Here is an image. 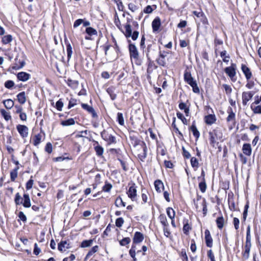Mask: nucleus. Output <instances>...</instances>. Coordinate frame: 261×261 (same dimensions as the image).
Here are the masks:
<instances>
[{"mask_svg":"<svg viewBox=\"0 0 261 261\" xmlns=\"http://www.w3.org/2000/svg\"><path fill=\"white\" fill-rule=\"evenodd\" d=\"M182 155L184 158L186 159H189L191 158V154L189 151H188L185 148L182 146Z\"/></svg>","mask_w":261,"mask_h":261,"instance_id":"62","label":"nucleus"},{"mask_svg":"<svg viewBox=\"0 0 261 261\" xmlns=\"http://www.w3.org/2000/svg\"><path fill=\"white\" fill-rule=\"evenodd\" d=\"M204 121L208 125H212L216 121V115H205Z\"/></svg>","mask_w":261,"mask_h":261,"instance_id":"25","label":"nucleus"},{"mask_svg":"<svg viewBox=\"0 0 261 261\" xmlns=\"http://www.w3.org/2000/svg\"><path fill=\"white\" fill-rule=\"evenodd\" d=\"M112 188V185L110 183L106 182L102 188L103 191L105 192H109L110 191Z\"/></svg>","mask_w":261,"mask_h":261,"instance_id":"61","label":"nucleus"},{"mask_svg":"<svg viewBox=\"0 0 261 261\" xmlns=\"http://www.w3.org/2000/svg\"><path fill=\"white\" fill-rule=\"evenodd\" d=\"M19 166H16L14 169L10 172V179L12 181H14L18 175V170Z\"/></svg>","mask_w":261,"mask_h":261,"instance_id":"29","label":"nucleus"},{"mask_svg":"<svg viewBox=\"0 0 261 261\" xmlns=\"http://www.w3.org/2000/svg\"><path fill=\"white\" fill-rule=\"evenodd\" d=\"M64 103L61 99H60L56 103V107L58 111H62Z\"/></svg>","mask_w":261,"mask_h":261,"instance_id":"58","label":"nucleus"},{"mask_svg":"<svg viewBox=\"0 0 261 261\" xmlns=\"http://www.w3.org/2000/svg\"><path fill=\"white\" fill-rule=\"evenodd\" d=\"M53 150V146L50 142H48L45 147V151L48 153H50Z\"/></svg>","mask_w":261,"mask_h":261,"instance_id":"60","label":"nucleus"},{"mask_svg":"<svg viewBox=\"0 0 261 261\" xmlns=\"http://www.w3.org/2000/svg\"><path fill=\"white\" fill-rule=\"evenodd\" d=\"M161 224L163 226H169V224L167 222L166 216L165 214H161L159 217Z\"/></svg>","mask_w":261,"mask_h":261,"instance_id":"35","label":"nucleus"},{"mask_svg":"<svg viewBox=\"0 0 261 261\" xmlns=\"http://www.w3.org/2000/svg\"><path fill=\"white\" fill-rule=\"evenodd\" d=\"M17 129L22 138H25L28 135V128L23 125L19 124L17 126Z\"/></svg>","mask_w":261,"mask_h":261,"instance_id":"11","label":"nucleus"},{"mask_svg":"<svg viewBox=\"0 0 261 261\" xmlns=\"http://www.w3.org/2000/svg\"><path fill=\"white\" fill-rule=\"evenodd\" d=\"M255 92L253 91H244L242 93V103L244 106L247 104L248 102L251 99Z\"/></svg>","mask_w":261,"mask_h":261,"instance_id":"4","label":"nucleus"},{"mask_svg":"<svg viewBox=\"0 0 261 261\" xmlns=\"http://www.w3.org/2000/svg\"><path fill=\"white\" fill-rule=\"evenodd\" d=\"M247 83L246 85V87L249 89H252L255 85L254 81L251 80V79L247 80Z\"/></svg>","mask_w":261,"mask_h":261,"instance_id":"64","label":"nucleus"},{"mask_svg":"<svg viewBox=\"0 0 261 261\" xmlns=\"http://www.w3.org/2000/svg\"><path fill=\"white\" fill-rule=\"evenodd\" d=\"M68 249L70 248L69 244L67 243L66 241H61L59 244H58V250L62 252L63 251H65V248Z\"/></svg>","mask_w":261,"mask_h":261,"instance_id":"27","label":"nucleus"},{"mask_svg":"<svg viewBox=\"0 0 261 261\" xmlns=\"http://www.w3.org/2000/svg\"><path fill=\"white\" fill-rule=\"evenodd\" d=\"M31 75L25 72H20L17 74V78L19 81L26 82L30 79Z\"/></svg>","mask_w":261,"mask_h":261,"instance_id":"17","label":"nucleus"},{"mask_svg":"<svg viewBox=\"0 0 261 261\" xmlns=\"http://www.w3.org/2000/svg\"><path fill=\"white\" fill-rule=\"evenodd\" d=\"M67 85L73 89L76 88L79 84L77 81H74L70 79H68L67 82Z\"/></svg>","mask_w":261,"mask_h":261,"instance_id":"41","label":"nucleus"},{"mask_svg":"<svg viewBox=\"0 0 261 261\" xmlns=\"http://www.w3.org/2000/svg\"><path fill=\"white\" fill-rule=\"evenodd\" d=\"M236 70L237 66L234 63H231V66L226 67L224 69L226 74L233 82H235L237 79L236 76Z\"/></svg>","mask_w":261,"mask_h":261,"instance_id":"3","label":"nucleus"},{"mask_svg":"<svg viewBox=\"0 0 261 261\" xmlns=\"http://www.w3.org/2000/svg\"><path fill=\"white\" fill-rule=\"evenodd\" d=\"M217 227L221 229L224 226V219L223 216L219 217L216 220Z\"/></svg>","mask_w":261,"mask_h":261,"instance_id":"31","label":"nucleus"},{"mask_svg":"<svg viewBox=\"0 0 261 261\" xmlns=\"http://www.w3.org/2000/svg\"><path fill=\"white\" fill-rule=\"evenodd\" d=\"M208 134L210 144L214 146L215 144L217 143V140L218 138V132L217 130L214 129L213 131L210 132Z\"/></svg>","mask_w":261,"mask_h":261,"instance_id":"10","label":"nucleus"},{"mask_svg":"<svg viewBox=\"0 0 261 261\" xmlns=\"http://www.w3.org/2000/svg\"><path fill=\"white\" fill-rule=\"evenodd\" d=\"M17 99L19 102L21 104H23L26 101V97L24 92L19 93L17 95Z\"/></svg>","mask_w":261,"mask_h":261,"instance_id":"32","label":"nucleus"},{"mask_svg":"<svg viewBox=\"0 0 261 261\" xmlns=\"http://www.w3.org/2000/svg\"><path fill=\"white\" fill-rule=\"evenodd\" d=\"M78 102H79V100L76 99L72 98H70V99L69 101L68 109H69L72 107H74V106L76 105Z\"/></svg>","mask_w":261,"mask_h":261,"instance_id":"49","label":"nucleus"},{"mask_svg":"<svg viewBox=\"0 0 261 261\" xmlns=\"http://www.w3.org/2000/svg\"><path fill=\"white\" fill-rule=\"evenodd\" d=\"M75 123V120L73 118H69L67 120H62L61 122V124L63 126H70L73 125Z\"/></svg>","mask_w":261,"mask_h":261,"instance_id":"33","label":"nucleus"},{"mask_svg":"<svg viewBox=\"0 0 261 261\" xmlns=\"http://www.w3.org/2000/svg\"><path fill=\"white\" fill-rule=\"evenodd\" d=\"M156 62L160 66H161L163 67L166 66V62L165 61V59L158 58L156 59Z\"/></svg>","mask_w":261,"mask_h":261,"instance_id":"59","label":"nucleus"},{"mask_svg":"<svg viewBox=\"0 0 261 261\" xmlns=\"http://www.w3.org/2000/svg\"><path fill=\"white\" fill-rule=\"evenodd\" d=\"M222 87L224 88L226 94L228 96L230 95L232 90L231 86L227 84H223Z\"/></svg>","mask_w":261,"mask_h":261,"instance_id":"48","label":"nucleus"},{"mask_svg":"<svg viewBox=\"0 0 261 261\" xmlns=\"http://www.w3.org/2000/svg\"><path fill=\"white\" fill-rule=\"evenodd\" d=\"M200 180V182L199 183V188L202 193H204L207 188L205 180Z\"/></svg>","mask_w":261,"mask_h":261,"instance_id":"37","label":"nucleus"},{"mask_svg":"<svg viewBox=\"0 0 261 261\" xmlns=\"http://www.w3.org/2000/svg\"><path fill=\"white\" fill-rule=\"evenodd\" d=\"M205 244L207 247L211 248L213 246V239L208 229L204 231Z\"/></svg>","mask_w":261,"mask_h":261,"instance_id":"13","label":"nucleus"},{"mask_svg":"<svg viewBox=\"0 0 261 261\" xmlns=\"http://www.w3.org/2000/svg\"><path fill=\"white\" fill-rule=\"evenodd\" d=\"M4 105L6 108L10 109L14 106V101L11 99H8L3 101Z\"/></svg>","mask_w":261,"mask_h":261,"instance_id":"36","label":"nucleus"},{"mask_svg":"<svg viewBox=\"0 0 261 261\" xmlns=\"http://www.w3.org/2000/svg\"><path fill=\"white\" fill-rule=\"evenodd\" d=\"M98 250V246L97 245H96L95 246H93L91 249L88 252L87 254L85 259H88L91 256H92L94 253L96 252Z\"/></svg>","mask_w":261,"mask_h":261,"instance_id":"34","label":"nucleus"},{"mask_svg":"<svg viewBox=\"0 0 261 261\" xmlns=\"http://www.w3.org/2000/svg\"><path fill=\"white\" fill-rule=\"evenodd\" d=\"M128 49L131 59L137 58V57H139V52L135 44L130 43L129 44Z\"/></svg>","mask_w":261,"mask_h":261,"instance_id":"8","label":"nucleus"},{"mask_svg":"<svg viewBox=\"0 0 261 261\" xmlns=\"http://www.w3.org/2000/svg\"><path fill=\"white\" fill-rule=\"evenodd\" d=\"M250 230H251V227L249 225H248L247 227V232H246V243L245 245L244 248L247 249H250L251 247V237L250 235Z\"/></svg>","mask_w":261,"mask_h":261,"instance_id":"9","label":"nucleus"},{"mask_svg":"<svg viewBox=\"0 0 261 261\" xmlns=\"http://www.w3.org/2000/svg\"><path fill=\"white\" fill-rule=\"evenodd\" d=\"M82 108L91 114H96L93 108L88 104L82 103Z\"/></svg>","mask_w":261,"mask_h":261,"instance_id":"30","label":"nucleus"},{"mask_svg":"<svg viewBox=\"0 0 261 261\" xmlns=\"http://www.w3.org/2000/svg\"><path fill=\"white\" fill-rule=\"evenodd\" d=\"M135 132L134 131H130L129 133V138L130 140V143L133 146L136 147L138 145L141 146L142 152L138 154V156L141 160L143 161L147 156V146L144 142L141 141L138 139L137 136L135 135Z\"/></svg>","mask_w":261,"mask_h":261,"instance_id":"1","label":"nucleus"},{"mask_svg":"<svg viewBox=\"0 0 261 261\" xmlns=\"http://www.w3.org/2000/svg\"><path fill=\"white\" fill-rule=\"evenodd\" d=\"M191 164L193 168H197L199 166V163L198 160L195 157H192L191 158Z\"/></svg>","mask_w":261,"mask_h":261,"instance_id":"50","label":"nucleus"},{"mask_svg":"<svg viewBox=\"0 0 261 261\" xmlns=\"http://www.w3.org/2000/svg\"><path fill=\"white\" fill-rule=\"evenodd\" d=\"M251 108L254 113H261V103L260 105L251 104Z\"/></svg>","mask_w":261,"mask_h":261,"instance_id":"40","label":"nucleus"},{"mask_svg":"<svg viewBox=\"0 0 261 261\" xmlns=\"http://www.w3.org/2000/svg\"><path fill=\"white\" fill-rule=\"evenodd\" d=\"M190 129L192 132L193 136L196 138V140H198L200 137V133L198 130L195 124H194V122L193 123Z\"/></svg>","mask_w":261,"mask_h":261,"instance_id":"28","label":"nucleus"},{"mask_svg":"<svg viewBox=\"0 0 261 261\" xmlns=\"http://www.w3.org/2000/svg\"><path fill=\"white\" fill-rule=\"evenodd\" d=\"M173 122L172 123V126L173 127L174 129L175 130V133H178L179 135L181 136H182V133L179 130L178 127H177L176 125L175 124V117H173L172 118Z\"/></svg>","mask_w":261,"mask_h":261,"instance_id":"52","label":"nucleus"},{"mask_svg":"<svg viewBox=\"0 0 261 261\" xmlns=\"http://www.w3.org/2000/svg\"><path fill=\"white\" fill-rule=\"evenodd\" d=\"M180 256L182 257L183 261H188V257L186 253V249H181Z\"/></svg>","mask_w":261,"mask_h":261,"instance_id":"63","label":"nucleus"},{"mask_svg":"<svg viewBox=\"0 0 261 261\" xmlns=\"http://www.w3.org/2000/svg\"><path fill=\"white\" fill-rule=\"evenodd\" d=\"M130 239L128 237L124 238L121 240L119 241V244L121 246H125L130 242Z\"/></svg>","mask_w":261,"mask_h":261,"instance_id":"51","label":"nucleus"},{"mask_svg":"<svg viewBox=\"0 0 261 261\" xmlns=\"http://www.w3.org/2000/svg\"><path fill=\"white\" fill-rule=\"evenodd\" d=\"M45 138V134L43 132H40V133L35 135L33 138V144L35 146L38 145L40 142L42 138Z\"/></svg>","mask_w":261,"mask_h":261,"instance_id":"12","label":"nucleus"},{"mask_svg":"<svg viewBox=\"0 0 261 261\" xmlns=\"http://www.w3.org/2000/svg\"><path fill=\"white\" fill-rule=\"evenodd\" d=\"M125 36L128 38V37H130V36H132V28H131V25H130V24H126L125 25Z\"/></svg>","mask_w":261,"mask_h":261,"instance_id":"43","label":"nucleus"},{"mask_svg":"<svg viewBox=\"0 0 261 261\" xmlns=\"http://www.w3.org/2000/svg\"><path fill=\"white\" fill-rule=\"evenodd\" d=\"M86 32L88 35H89L90 36H93V35H97V31L95 29H94L92 27L87 28L86 29Z\"/></svg>","mask_w":261,"mask_h":261,"instance_id":"39","label":"nucleus"},{"mask_svg":"<svg viewBox=\"0 0 261 261\" xmlns=\"http://www.w3.org/2000/svg\"><path fill=\"white\" fill-rule=\"evenodd\" d=\"M124 223V220L122 217L117 218L116 220V226L118 227H121Z\"/></svg>","mask_w":261,"mask_h":261,"instance_id":"57","label":"nucleus"},{"mask_svg":"<svg viewBox=\"0 0 261 261\" xmlns=\"http://www.w3.org/2000/svg\"><path fill=\"white\" fill-rule=\"evenodd\" d=\"M115 205L117 207H119L120 206H125V202H123L122 198L119 196L117 197L115 202Z\"/></svg>","mask_w":261,"mask_h":261,"instance_id":"44","label":"nucleus"},{"mask_svg":"<svg viewBox=\"0 0 261 261\" xmlns=\"http://www.w3.org/2000/svg\"><path fill=\"white\" fill-rule=\"evenodd\" d=\"M116 88L114 86H111L107 88V92L109 94L112 100H115L116 98L117 95L115 93Z\"/></svg>","mask_w":261,"mask_h":261,"instance_id":"23","label":"nucleus"},{"mask_svg":"<svg viewBox=\"0 0 261 261\" xmlns=\"http://www.w3.org/2000/svg\"><path fill=\"white\" fill-rule=\"evenodd\" d=\"M193 77L191 75L190 72L186 70L184 73V80L186 82L193 79Z\"/></svg>","mask_w":261,"mask_h":261,"instance_id":"53","label":"nucleus"},{"mask_svg":"<svg viewBox=\"0 0 261 261\" xmlns=\"http://www.w3.org/2000/svg\"><path fill=\"white\" fill-rule=\"evenodd\" d=\"M101 137L103 140L107 141L109 143L116 142V138L112 135L110 134L108 132L104 130L101 133Z\"/></svg>","mask_w":261,"mask_h":261,"instance_id":"6","label":"nucleus"},{"mask_svg":"<svg viewBox=\"0 0 261 261\" xmlns=\"http://www.w3.org/2000/svg\"><path fill=\"white\" fill-rule=\"evenodd\" d=\"M127 194L128 197L130 198L132 201H136L137 200V189L135 184H133V185L129 188Z\"/></svg>","mask_w":261,"mask_h":261,"instance_id":"7","label":"nucleus"},{"mask_svg":"<svg viewBox=\"0 0 261 261\" xmlns=\"http://www.w3.org/2000/svg\"><path fill=\"white\" fill-rule=\"evenodd\" d=\"M191 229V227L190 226L189 224L188 223H186V224H184V227L182 228V230L184 233L187 235L189 234V231Z\"/></svg>","mask_w":261,"mask_h":261,"instance_id":"56","label":"nucleus"},{"mask_svg":"<svg viewBox=\"0 0 261 261\" xmlns=\"http://www.w3.org/2000/svg\"><path fill=\"white\" fill-rule=\"evenodd\" d=\"M179 108L180 110H184V112L187 114L189 113V109L187 108L186 105L185 103L181 102L179 104Z\"/></svg>","mask_w":261,"mask_h":261,"instance_id":"54","label":"nucleus"},{"mask_svg":"<svg viewBox=\"0 0 261 261\" xmlns=\"http://www.w3.org/2000/svg\"><path fill=\"white\" fill-rule=\"evenodd\" d=\"M95 151L98 156H101L103 153V148L100 145H98L94 147Z\"/></svg>","mask_w":261,"mask_h":261,"instance_id":"45","label":"nucleus"},{"mask_svg":"<svg viewBox=\"0 0 261 261\" xmlns=\"http://www.w3.org/2000/svg\"><path fill=\"white\" fill-rule=\"evenodd\" d=\"M241 70L245 75L246 80H250L252 76L250 69L245 64H242Z\"/></svg>","mask_w":261,"mask_h":261,"instance_id":"14","label":"nucleus"},{"mask_svg":"<svg viewBox=\"0 0 261 261\" xmlns=\"http://www.w3.org/2000/svg\"><path fill=\"white\" fill-rule=\"evenodd\" d=\"M23 199L21 197L19 193L15 195L14 202L16 205L22 204L24 207L29 208L31 206L30 196L27 193H24L23 195Z\"/></svg>","mask_w":261,"mask_h":261,"instance_id":"2","label":"nucleus"},{"mask_svg":"<svg viewBox=\"0 0 261 261\" xmlns=\"http://www.w3.org/2000/svg\"><path fill=\"white\" fill-rule=\"evenodd\" d=\"M166 212L168 216L170 218H174L175 217V212L174 210L171 207H168L166 210Z\"/></svg>","mask_w":261,"mask_h":261,"instance_id":"47","label":"nucleus"},{"mask_svg":"<svg viewBox=\"0 0 261 261\" xmlns=\"http://www.w3.org/2000/svg\"><path fill=\"white\" fill-rule=\"evenodd\" d=\"M12 41V36L11 35L4 36L2 39V42L4 44H7Z\"/></svg>","mask_w":261,"mask_h":261,"instance_id":"38","label":"nucleus"},{"mask_svg":"<svg viewBox=\"0 0 261 261\" xmlns=\"http://www.w3.org/2000/svg\"><path fill=\"white\" fill-rule=\"evenodd\" d=\"M93 243V240H84L83 241L80 245V247L82 248H86L88 247L91 246Z\"/></svg>","mask_w":261,"mask_h":261,"instance_id":"42","label":"nucleus"},{"mask_svg":"<svg viewBox=\"0 0 261 261\" xmlns=\"http://www.w3.org/2000/svg\"><path fill=\"white\" fill-rule=\"evenodd\" d=\"M144 239V235L142 233L137 231L135 233L133 239L134 244H139L142 242Z\"/></svg>","mask_w":261,"mask_h":261,"instance_id":"16","label":"nucleus"},{"mask_svg":"<svg viewBox=\"0 0 261 261\" xmlns=\"http://www.w3.org/2000/svg\"><path fill=\"white\" fill-rule=\"evenodd\" d=\"M250 249H245V250L242 252L243 258L245 260H247L250 256Z\"/></svg>","mask_w":261,"mask_h":261,"instance_id":"55","label":"nucleus"},{"mask_svg":"<svg viewBox=\"0 0 261 261\" xmlns=\"http://www.w3.org/2000/svg\"><path fill=\"white\" fill-rule=\"evenodd\" d=\"M242 151L245 155L250 156L252 152L251 145L249 143L244 144L242 147Z\"/></svg>","mask_w":261,"mask_h":261,"instance_id":"21","label":"nucleus"},{"mask_svg":"<svg viewBox=\"0 0 261 261\" xmlns=\"http://www.w3.org/2000/svg\"><path fill=\"white\" fill-rule=\"evenodd\" d=\"M154 187L155 190L158 193H161L162 192V190L164 189V186L163 182L160 180L158 179L154 181Z\"/></svg>","mask_w":261,"mask_h":261,"instance_id":"24","label":"nucleus"},{"mask_svg":"<svg viewBox=\"0 0 261 261\" xmlns=\"http://www.w3.org/2000/svg\"><path fill=\"white\" fill-rule=\"evenodd\" d=\"M147 73L148 75L150 74L154 69H156L158 66L155 65L154 62L152 61L151 59L148 58L147 59Z\"/></svg>","mask_w":261,"mask_h":261,"instance_id":"15","label":"nucleus"},{"mask_svg":"<svg viewBox=\"0 0 261 261\" xmlns=\"http://www.w3.org/2000/svg\"><path fill=\"white\" fill-rule=\"evenodd\" d=\"M161 25V19L159 17H156L152 22V27L153 32L159 30Z\"/></svg>","mask_w":261,"mask_h":261,"instance_id":"20","label":"nucleus"},{"mask_svg":"<svg viewBox=\"0 0 261 261\" xmlns=\"http://www.w3.org/2000/svg\"><path fill=\"white\" fill-rule=\"evenodd\" d=\"M15 63L14 66L12 67V68L14 70H19L22 68L25 64L24 60H18V58L16 57L15 59Z\"/></svg>","mask_w":261,"mask_h":261,"instance_id":"18","label":"nucleus"},{"mask_svg":"<svg viewBox=\"0 0 261 261\" xmlns=\"http://www.w3.org/2000/svg\"><path fill=\"white\" fill-rule=\"evenodd\" d=\"M227 121L229 123V128L230 129H232L236 125L235 115H228L227 118Z\"/></svg>","mask_w":261,"mask_h":261,"instance_id":"26","label":"nucleus"},{"mask_svg":"<svg viewBox=\"0 0 261 261\" xmlns=\"http://www.w3.org/2000/svg\"><path fill=\"white\" fill-rule=\"evenodd\" d=\"M4 86L7 89H11L13 87H14L15 84L13 81L8 80L5 82Z\"/></svg>","mask_w":261,"mask_h":261,"instance_id":"46","label":"nucleus"},{"mask_svg":"<svg viewBox=\"0 0 261 261\" xmlns=\"http://www.w3.org/2000/svg\"><path fill=\"white\" fill-rule=\"evenodd\" d=\"M186 83L192 87L193 91L194 93H199V92H200L199 89L197 86L196 81L195 80H194V79L187 81Z\"/></svg>","mask_w":261,"mask_h":261,"instance_id":"19","label":"nucleus"},{"mask_svg":"<svg viewBox=\"0 0 261 261\" xmlns=\"http://www.w3.org/2000/svg\"><path fill=\"white\" fill-rule=\"evenodd\" d=\"M158 53L156 47L152 44L148 45L146 53L147 59H148V58L151 59L152 57H154L157 55Z\"/></svg>","mask_w":261,"mask_h":261,"instance_id":"5","label":"nucleus"},{"mask_svg":"<svg viewBox=\"0 0 261 261\" xmlns=\"http://www.w3.org/2000/svg\"><path fill=\"white\" fill-rule=\"evenodd\" d=\"M65 43L66 45L67 59L68 60H69L72 55V48L70 43L69 42L67 39H65Z\"/></svg>","mask_w":261,"mask_h":261,"instance_id":"22","label":"nucleus"}]
</instances>
